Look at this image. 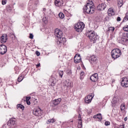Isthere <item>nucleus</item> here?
<instances>
[{
    "instance_id": "25",
    "label": "nucleus",
    "mask_w": 128,
    "mask_h": 128,
    "mask_svg": "<svg viewBox=\"0 0 128 128\" xmlns=\"http://www.w3.org/2000/svg\"><path fill=\"white\" fill-rule=\"evenodd\" d=\"M120 110L122 112H124V110H126V106L124 104H122L120 106Z\"/></svg>"
},
{
    "instance_id": "44",
    "label": "nucleus",
    "mask_w": 128,
    "mask_h": 128,
    "mask_svg": "<svg viewBox=\"0 0 128 128\" xmlns=\"http://www.w3.org/2000/svg\"><path fill=\"white\" fill-rule=\"evenodd\" d=\"M40 66V64H37L36 65V66L38 67V68L39 66Z\"/></svg>"
},
{
    "instance_id": "36",
    "label": "nucleus",
    "mask_w": 128,
    "mask_h": 128,
    "mask_svg": "<svg viewBox=\"0 0 128 128\" xmlns=\"http://www.w3.org/2000/svg\"><path fill=\"white\" fill-rule=\"evenodd\" d=\"M36 56H40V52H38V51H36Z\"/></svg>"
},
{
    "instance_id": "30",
    "label": "nucleus",
    "mask_w": 128,
    "mask_h": 128,
    "mask_svg": "<svg viewBox=\"0 0 128 128\" xmlns=\"http://www.w3.org/2000/svg\"><path fill=\"white\" fill-rule=\"evenodd\" d=\"M109 32L110 30H111V32H114V27H110L108 28V30Z\"/></svg>"
},
{
    "instance_id": "38",
    "label": "nucleus",
    "mask_w": 128,
    "mask_h": 128,
    "mask_svg": "<svg viewBox=\"0 0 128 128\" xmlns=\"http://www.w3.org/2000/svg\"><path fill=\"white\" fill-rule=\"evenodd\" d=\"M116 20L117 22H120V17H118Z\"/></svg>"
},
{
    "instance_id": "14",
    "label": "nucleus",
    "mask_w": 128,
    "mask_h": 128,
    "mask_svg": "<svg viewBox=\"0 0 128 128\" xmlns=\"http://www.w3.org/2000/svg\"><path fill=\"white\" fill-rule=\"evenodd\" d=\"M55 4L56 6H62L64 4V1L62 0H56Z\"/></svg>"
},
{
    "instance_id": "37",
    "label": "nucleus",
    "mask_w": 128,
    "mask_h": 128,
    "mask_svg": "<svg viewBox=\"0 0 128 128\" xmlns=\"http://www.w3.org/2000/svg\"><path fill=\"white\" fill-rule=\"evenodd\" d=\"M110 122H105V126H110Z\"/></svg>"
},
{
    "instance_id": "8",
    "label": "nucleus",
    "mask_w": 128,
    "mask_h": 128,
    "mask_svg": "<svg viewBox=\"0 0 128 128\" xmlns=\"http://www.w3.org/2000/svg\"><path fill=\"white\" fill-rule=\"evenodd\" d=\"M33 114H34L36 116H42V110H40V108L34 109L33 110Z\"/></svg>"
},
{
    "instance_id": "45",
    "label": "nucleus",
    "mask_w": 128,
    "mask_h": 128,
    "mask_svg": "<svg viewBox=\"0 0 128 128\" xmlns=\"http://www.w3.org/2000/svg\"><path fill=\"white\" fill-rule=\"evenodd\" d=\"M84 72H82L80 74L81 76H84Z\"/></svg>"
},
{
    "instance_id": "31",
    "label": "nucleus",
    "mask_w": 128,
    "mask_h": 128,
    "mask_svg": "<svg viewBox=\"0 0 128 128\" xmlns=\"http://www.w3.org/2000/svg\"><path fill=\"white\" fill-rule=\"evenodd\" d=\"M123 30L126 32H128V26H125L124 28H123Z\"/></svg>"
},
{
    "instance_id": "46",
    "label": "nucleus",
    "mask_w": 128,
    "mask_h": 128,
    "mask_svg": "<svg viewBox=\"0 0 128 128\" xmlns=\"http://www.w3.org/2000/svg\"><path fill=\"white\" fill-rule=\"evenodd\" d=\"M128 34H126V38L128 39Z\"/></svg>"
},
{
    "instance_id": "41",
    "label": "nucleus",
    "mask_w": 128,
    "mask_h": 128,
    "mask_svg": "<svg viewBox=\"0 0 128 128\" xmlns=\"http://www.w3.org/2000/svg\"><path fill=\"white\" fill-rule=\"evenodd\" d=\"M50 120H48V122H46V123L48 124H50Z\"/></svg>"
},
{
    "instance_id": "23",
    "label": "nucleus",
    "mask_w": 128,
    "mask_h": 128,
    "mask_svg": "<svg viewBox=\"0 0 128 128\" xmlns=\"http://www.w3.org/2000/svg\"><path fill=\"white\" fill-rule=\"evenodd\" d=\"M122 42H128V40L126 38V34H122Z\"/></svg>"
},
{
    "instance_id": "21",
    "label": "nucleus",
    "mask_w": 128,
    "mask_h": 128,
    "mask_svg": "<svg viewBox=\"0 0 128 128\" xmlns=\"http://www.w3.org/2000/svg\"><path fill=\"white\" fill-rule=\"evenodd\" d=\"M124 4V1L122 0H118V6L119 8H122Z\"/></svg>"
},
{
    "instance_id": "11",
    "label": "nucleus",
    "mask_w": 128,
    "mask_h": 128,
    "mask_svg": "<svg viewBox=\"0 0 128 128\" xmlns=\"http://www.w3.org/2000/svg\"><path fill=\"white\" fill-rule=\"evenodd\" d=\"M0 41L2 44H4L8 41V36L6 34H4L0 38Z\"/></svg>"
},
{
    "instance_id": "28",
    "label": "nucleus",
    "mask_w": 128,
    "mask_h": 128,
    "mask_svg": "<svg viewBox=\"0 0 128 128\" xmlns=\"http://www.w3.org/2000/svg\"><path fill=\"white\" fill-rule=\"evenodd\" d=\"M22 80H24V76H20L18 78V82H22Z\"/></svg>"
},
{
    "instance_id": "20",
    "label": "nucleus",
    "mask_w": 128,
    "mask_h": 128,
    "mask_svg": "<svg viewBox=\"0 0 128 128\" xmlns=\"http://www.w3.org/2000/svg\"><path fill=\"white\" fill-rule=\"evenodd\" d=\"M94 118H98L99 120H102V114H98L93 116Z\"/></svg>"
},
{
    "instance_id": "10",
    "label": "nucleus",
    "mask_w": 128,
    "mask_h": 128,
    "mask_svg": "<svg viewBox=\"0 0 128 128\" xmlns=\"http://www.w3.org/2000/svg\"><path fill=\"white\" fill-rule=\"evenodd\" d=\"M82 62V58H80V55L76 54L74 57V62L75 64H78Z\"/></svg>"
},
{
    "instance_id": "39",
    "label": "nucleus",
    "mask_w": 128,
    "mask_h": 128,
    "mask_svg": "<svg viewBox=\"0 0 128 128\" xmlns=\"http://www.w3.org/2000/svg\"><path fill=\"white\" fill-rule=\"evenodd\" d=\"M50 120L52 124H54V119H51Z\"/></svg>"
},
{
    "instance_id": "15",
    "label": "nucleus",
    "mask_w": 128,
    "mask_h": 128,
    "mask_svg": "<svg viewBox=\"0 0 128 128\" xmlns=\"http://www.w3.org/2000/svg\"><path fill=\"white\" fill-rule=\"evenodd\" d=\"M72 84L70 82V80H65L64 82V86L67 88H70Z\"/></svg>"
},
{
    "instance_id": "9",
    "label": "nucleus",
    "mask_w": 128,
    "mask_h": 128,
    "mask_svg": "<svg viewBox=\"0 0 128 128\" xmlns=\"http://www.w3.org/2000/svg\"><path fill=\"white\" fill-rule=\"evenodd\" d=\"M90 80L92 82H97L98 80V75L96 73L94 74L90 77Z\"/></svg>"
},
{
    "instance_id": "47",
    "label": "nucleus",
    "mask_w": 128,
    "mask_h": 128,
    "mask_svg": "<svg viewBox=\"0 0 128 128\" xmlns=\"http://www.w3.org/2000/svg\"><path fill=\"white\" fill-rule=\"evenodd\" d=\"M46 22V18H45V22Z\"/></svg>"
},
{
    "instance_id": "26",
    "label": "nucleus",
    "mask_w": 128,
    "mask_h": 128,
    "mask_svg": "<svg viewBox=\"0 0 128 128\" xmlns=\"http://www.w3.org/2000/svg\"><path fill=\"white\" fill-rule=\"evenodd\" d=\"M17 107L20 108H21L22 110H24V106L20 104H18L17 105Z\"/></svg>"
},
{
    "instance_id": "13",
    "label": "nucleus",
    "mask_w": 128,
    "mask_h": 128,
    "mask_svg": "<svg viewBox=\"0 0 128 128\" xmlns=\"http://www.w3.org/2000/svg\"><path fill=\"white\" fill-rule=\"evenodd\" d=\"M106 4H100L98 6V10H104L106 8Z\"/></svg>"
},
{
    "instance_id": "22",
    "label": "nucleus",
    "mask_w": 128,
    "mask_h": 128,
    "mask_svg": "<svg viewBox=\"0 0 128 128\" xmlns=\"http://www.w3.org/2000/svg\"><path fill=\"white\" fill-rule=\"evenodd\" d=\"M90 60H92V62H96V60H98V58H96V56H92L90 57Z\"/></svg>"
},
{
    "instance_id": "27",
    "label": "nucleus",
    "mask_w": 128,
    "mask_h": 128,
    "mask_svg": "<svg viewBox=\"0 0 128 128\" xmlns=\"http://www.w3.org/2000/svg\"><path fill=\"white\" fill-rule=\"evenodd\" d=\"M58 16L60 18H64V14L62 12L59 13Z\"/></svg>"
},
{
    "instance_id": "2",
    "label": "nucleus",
    "mask_w": 128,
    "mask_h": 128,
    "mask_svg": "<svg viewBox=\"0 0 128 128\" xmlns=\"http://www.w3.org/2000/svg\"><path fill=\"white\" fill-rule=\"evenodd\" d=\"M55 36L58 38V42L59 44H62L64 40H66L65 38H62V30H60V29H56L54 31Z\"/></svg>"
},
{
    "instance_id": "16",
    "label": "nucleus",
    "mask_w": 128,
    "mask_h": 128,
    "mask_svg": "<svg viewBox=\"0 0 128 128\" xmlns=\"http://www.w3.org/2000/svg\"><path fill=\"white\" fill-rule=\"evenodd\" d=\"M60 102H62V98H59L58 99H56L54 100H53L52 101V102L54 106H58V104H60Z\"/></svg>"
},
{
    "instance_id": "42",
    "label": "nucleus",
    "mask_w": 128,
    "mask_h": 128,
    "mask_svg": "<svg viewBox=\"0 0 128 128\" xmlns=\"http://www.w3.org/2000/svg\"><path fill=\"white\" fill-rule=\"evenodd\" d=\"M122 126V128L121 127L120 128H124V124H123L122 126H120V127Z\"/></svg>"
},
{
    "instance_id": "24",
    "label": "nucleus",
    "mask_w": 128,
    "mask_h": 128,
    "mask_svg": "<svg viewBox=\"0 0 128 128\" xmlns=\"http://www.w3.org/2000/svg\"><path fill=\"white\" fill-rule=\"evenodd\" d=\"M30 96H28L26 98V102L27 104L30 106Z\"/></svg>"
},
{
    "instance_id": "4",
    "label": "nucleus",
    "mask_w": 128,
    "mask_h": 128,
    "mask_svg": "<svg viewBox=\"0 0 128 128\" xmlns=\"http://www.w3.org/2000/svg\"><path fill=\"white\" fill-rule=\"evenodd\" d=\"M84 28V24L82 22H78L76 24L74 28L78 32H82Z\"/></svg>"
},
{
    "instance_id": "7",
    "label": "nucleus",
    "mask_w": 128,
    "mask_h": 128,
    "mask_svg": "<svg viewBox=\"0 0 128 128\" xmlns=\"http://www.w3.org/2000/svg\"><path fill=\"white\" fill-rule=\"evenodd\" d=\"M8 52V48L4 44L0 45V54H4Z\"/></svg>"
},
{
    "instance_id": "29",
    "label": "nucleus",
    "mask_w": 128,
    "mask_h": 128,
    "mask_svg": "<svg viewBox=\"0 0 128 128\" xmlns=\"http://www.w3.org/2000/svg\"><path fill=\"white\" fill-rule=\"evenodd\" d=\"M59 76L60 78H62V76H64V72L63 71H60L58 72Z\"/></svg>"
},
{
    "instance_id": "5",
    "label": "nucleus",
    "mask_w": 128,
    "mask_h": 128,
    "mask_svg": "<svg viewBox=\"0 0 128 128\" xmlns=\"http://www.w3.org/2000/svg\"><path fill=\"white\" fill-rule=\"evenodd\" d=\"M121 86L123 88L128 87V79L126 77H124L122 79Z\"/></svg>"
},
{
    "instance_id": "6",
    "label": "nucleus",
    "mask_w": 128,
    "mask_h": 128,
    "mask_svg": "<svg viewBox=\"0 0 128 128\" xmlns=\"http://www.w3.org/2000/svg\"><path fill=\"white\" fill-rule=\"evenodd\" d=\"M88 38L90 40L91 42H96L97 40L96 36L93 32H88Z\"/></svg>"
},
{
    "instance_id": "34",
    "label": "nucleus",
    "mask_w": 128,
    "mask_h": 128,
    "mask_svg": "<svg viewBox=\"0 0 128 128\" xmlns=\"http://www.w3.org/2000/svg\"><path fill=\"white\" fill-rule=\"evenodd\" d=\"M54 84H56V82L54 81H52L51 84L52 86H54Z\"/></svg>"
},
{
    "instance_id": "1",
    "label": "nucleus",
    "mask_w": 128,
    "mask_h": 128,
    "mask_svg": "<svg viewBox=\"0 0 128 128\" xmlns=\"http://www.w3.org/2000/svg\"><path fill=\"white\" fill-rule=\"evenodd\" d=\"M84 12L87 14H92L94 12V2L92 0H88L86 2V5L84 8Z\"/></svg>"
},
{
    "instance_id": "18",
    "label": "nucleus",
    "mask_w": 128,
    "mask_h": 128,
    "mask_svg": "<svg viewBox=\"0 0 128 128\" xmlns=\"http://www.w3.org/2000/svg\"><path fill=\"white\" fill-rule=\"evenodd\" d=\"M108 14L109 16H114L115 12L112 8H110L108 10Z\"/></svg>"
},
{
    "instance_id": "40",
    "label": "nucleus",
    "mask_w": 128,
    "mask_h": 128,
    "mask_svg": "<svg viewBox=\"0 0 128 128\" xmlns=\"http://www.w3.org/2000/svg\"><path fill=\"white\" fill-rule=\"evenodd\" d=\"M124 20H128V14H126V16L124 18Z\"/></svg>"
},
{
    "instance_id": "32",
    "label": "nucleus",
    "mask_w": 128,
    "mask_h": 128,
    "mask_svg": "<svg viewBox=\"0 0 128 128\" xmlns=\"http://www.w3.org/2000/svg\"><path fill=\"white\" fill-rule=\"evenodd\" d=\"M30 38L31 40H32V38H34V35L32 34H30Z\"/></svg>"
},
{
    "instance_id": "3",
    "label": "nucleus",
    "mask_w": 128,
    "mask_h": 128,
    "mask_svg": "<svg viewBox=\"0 0 128 128\" xmlns=\"http://www.w3.org/2000/svg\"><path fill=\"white\" fill-rule=\"evenodd\" d=\"M111 55L112 58L116 60V58H118L122 55V52L118 48L114 49L111 52Z\"/></svg>"
},
{
    "instance_id": "33",
    "label": "nucleus",
    "mask_w": 128,
    "mask_h": 128,
    "mask_svg": "<svg viewBox=\"0 0 128 128\" xmlns=\"http://www.w3.org/2000/svg\"><path fill=\"white\" fill-rule=\"evenodd\" d=\"M116 98H114L112 102V104H116Z\"/></svg>"
},
{
    "instance_id": "35",
    "label": "nucleus",
    "mask_w": 128,
    "mask_h": 128,
    "mask_svg": "<svg viewBox=\"0 0 128 128\" xmlns=\"http://www.w3.org/2000/svg\"><path fill=\"white\" fill-rule=\"evenodd\" d=\"M6 4V0H2V4Z\"/></svg>"
},
{
    "instance_id": "43",
    "label": "nucleus",
    "mask_w": 128,
    "mask_h": 128,
    "mask_svg": "<svg viewBox=\"0 0 128 128\" xmlns=\"http://www.w3.org/2000/svg\"><path fill=\"white\" fill-rule=\"evenodd\" d=\"M124 120L125 122H126V120H128V117H126V118H124Z\"/></svg>"
},
{
    "instance_id": "12",
    "label": "nucleus",
    "mask_w": 128,
    "mask_h": 128,
    "mask_svg": "<svg viewBox=\"0 0 128 128\" xmlns=\"http://www.w3.org/2000/svg\"><path fill=\"white\" fill-rule=\"evenodd\" d=\"M92 100V96L90 95H88L86 97H85L84 102L86 104H90V102H91Z\"/></svg>"
},
{
    "instance_id": "17",
    "label": "nucleus",
    "mask_w": 128,
    "mask_h": 128,
    "mask_svg": "<svg viewBox=\"0 0 128 128\" xmlns=\"http://www.w3.org/2000/svg\"><path fill=\"white\" fill-rule=\"evenodd\" d=\"M82 116L80 114H79L78 116V128H82Z\"/></svg>"
},
{
    "instance_id": "19",
    "label": "nucleus",
    "mask_w": 128,
    "mask_h": 128,
    "mask_svg": "<svg viewBox=\"0 0 128 128\" xmlns=\"http://www.w3.org/2000/svg\"><path fill=\"white\" fill-rule=\"evenodd\" d=\"M10 122L11 126H16V120L14 118L10 119Z\"/></svg>"
}]
</instances>
